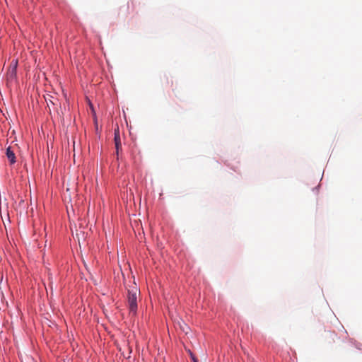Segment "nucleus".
<instances>
[{
	"label": "nucleus",
	"instance_id": "nucleus-1",
	"mask_svg": "<svg viewBox=\"0 0 362 362\" xmlns=\"http://www.w3.org/2000/svg\"><path fill=\"white\" fill-rule=\"evenodd\" d=\"M139 292L137 288L134 286L127 291V306L129 313L135 315L137 312V293Z\"/></svg>",
	"mask_w": 362,
	"mask_h": 362
},
{
	"label": "nucleus",
	"instance_id": "nucleus-2",
	"mask_svg": "<svg viewBox=\"0 0 362 362\" xmlns=\"http://www.w3.org/2000/svg\"><path fill=\"white\" fill-rule=\"evenodd\" d=\"M6 156L9 160L11 165H13L16 162V157L14 151L12 150L11 146L6 148Z\"/></svg>",
	"mask_w": 362,
	"mask_h": 362
},
{
	"label": "nucleus",
	"instance_id": "nucleus-3",
	"mask_svg": "<svg viewBox=\"0 0 362 362\" xmlns=\"http://www.w3.org/2000/svg\"><path fill=\"white\" fill-rule=\"evenodd\" d=\"M115 148H116V153L118 156L119 151L122 148L121 141H120V136L119 133V129L115 130Z\"/></svg>",
	"mask_w": 362,
	"mask_h": 362
},
{
	"label": "nucleus",
	"instance_id": "nucleus-4",
	"mask_svg": "<svg viewBox=\"0 0 362 362\" xmlns=\"http://www.w3.org/2000/svg\"><path fill=\"white\" fill-rule=\"evenodd\" d=\"M194 362H198L197 359L194 357L192 358Z\"/></svg>",
	"mask_w": 362,
	"mask_h": 362
}]
</instances>
